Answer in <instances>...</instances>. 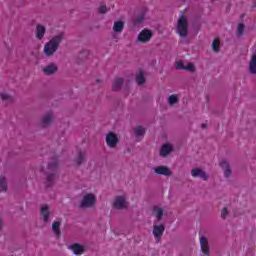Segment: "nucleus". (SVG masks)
<instances>
[{
  "mask_svg": "<svg viewBox=\"0 0 256 256\" xmlns=\"http://www.w3.org/2000/svg\"><path fill=\"white\" fill-rule=\"evenodd\" d=\"M61 41H63V34H57L52 37L45 45H44V54L46 57H52L57 53V49H59V45H61Z\"/></svg>",
  "mask_w": 256,
  "mask_h": 256,
  "instance_id": "1",
  "label": "nucleus"
},
{
  "mask_svg": "<svg viewBox=\"0 0 256 256\" xmlns=\"http://www.w3.org/2000/svg\"><path fill=\"white\" fill-rule=\"evenodd\" d=\"M176 33L179 37H187L189 35V20L185 14H180L176 24Z\"/></svg>",
  "mask_w": 256,
  "mask_h": 256,
  "instance_id": "2",
  "label": "nucleus"
},
{
  "mask_svg": "<svg viewBox=\"0 0 256 256\" xmlns=\"http://www.w3.org/2000/svg\"><path fill=\"white\" fill-rule=\"evenodd\" d=\"M95 203H97V195L95 193H86L82 198L81 207L89 209L95 207Z\"/></svg>",
  "mask_w": 256,
  "mask_h": 256,
  "instance_id": "3",
  "label": "nucleus"
},
{
  "mask_svg": "<svg viewBox=\"0 0 256 256\" xmlns=\"http://www.w3.org/2000/svg\"><path fill=\"white\" fill-rule=\"evenodd\" d=\"M112 207L118 210L127 209L129 207V202L127 201V195L116 196L112 202Z\"/></svg>",
  "mask_w": 256,
  "mask_h": 256,
  "instance_id": "4",
  "label": "nucleus"
},
{
  "mask_svg": "<svg viewBox=\"0 0 256 256\" xmlns=\"http://www.w3.org/2000/svg\"><path fill=\"white\" fill-rule=\"evenodd\" d=\"M106 145L110 147V149H115V147L119 145V136L114 132L106 134Z\"/></svg>",
  "mask_w": 256,
  "mask_h": 256,
  "instance_id": "5",
  "label": "nucleus"
},
{
  "mask_svg": "<svg viewBox=\"0 0 256 256\" xmlns=\"http://www.w3.org/2000/svg\"><path fill=\"white\" fill-rule=\"evenodd\" d=\"M152 233L156 241H161L163 233H165V224H157V222H154Z\"/></svg>",
  "mask_w": 256,
  "mask_h": 256,
  "instance_id": "6",
  "label": "nucleus"
},
{
  "mask_svg": "<svg viewBox=\"0 0 256 256\" xmlns=\"http://www.w3.org/2000/svg\"><path fill=\"white\" fill-rule=\"evenodd\" d=\"M151 37H153V31L149 29H143L137 37V41L139 43H149L151 41Z\"/></svg>",
  "mask_w": 256,
  "mask_h": 256,
  "instance_id": "7",
  "label": "nucleus"
},
{
  "mask_svg": "<svg viewBox=\"0 0 256 256\" xmlns=\"http://www.w3.org/2000/svg\"><path fill=\"white\" fill-rule=\"evenodd\" d=\"M200 250L203 255L209 256L211 253V247L209 246V240L205 236H200Z\"/></svg>",
  "mask_w": 256,
  "mask_h": 256,
  "instance_id": "8",
  "label": "nucleus"
},
{
  "mask_svg": "<svg viewBox=\"0 0 256 256\" xmlns=\"http://www.w3.org/2000/svg\"><path fill=\"white\" fill-rule=\"evenodd\" d=\"M153 171L156 175H163L164 177H171L173 175V171L167 166H155Z\"/></svg>",
  "mask_w": 256,
  "mask_h": 256,
  "instance_id": "9",
  "label": "nucleus"
},
{
  "mask_svg": "<svg viewBox=\"0 0 256 256\" xmlns=\"http://www.w3.org/2000/svg\"><path fill=\"white\" fill-rule=\"evenodd\" d=\"M40 217L44 223L49 222V218L51 217V212L49 211L48 205H42L40 208Z\"/></svg>",
  "mask_w": 256,
  "mask_h": 256,
  "instance_id": "10",
  "label": "nucleus"
},
{
  "mask_svg": "<svg viewBox=\"0 0 256 256\" xmlns=\"http://www.w3.org/2000/svg\"><path fill=\"white\" fill-rule=\"evenodd\" d=\"M58 69H59V68L57 67V64H55V63H50V64L44 66V67L42 68V71H43V73H44L45 75H55V73H57Z\"/></svg>",
  "mask_w": 256,
  "mask_h": 256,
  "instance_id": "11",
  "label": "nucleus"
},
{
  "mask_svg": "<svg viewBox=\"0 0 256 256\" xmlns=\"http://www.w3.org/2000/svg\"><path fill=\"white\" fill-rule=\"evenodd\" d=\"M191 175L192 177H199L203 181H207L208 179L207 173H205L204 170L201 168H193L191 170Z\"/></svg>",
  "mask_w": 256,
  "mask_h": 256,
  "instance_id": "12",
  "label": "nucleus"
},
{
  "mask_svg": "<svg viewBox=\"0 0 256 256\" xmlns=\"http://www.w3.org/2000/svg\"><path fill=\"white\" fill-rule=\"evenodd\" d=\"M68 249H70L74 255H83V253H85V246L77 243L70 245Z\"/></svg>",
  "mask_w": 256,
  "mask_h": 256,
  "instance_id": "13",
  "label": "nucleus"
},
{
  "mask_svg": "<svg viewBox=\"0 0 256 256\" xmlns=\"http://www.w3.org/2000/svg\"><path fill=\"white\" fill-rule=\"evenodd\" d=\"M172 151H173V145H171V143H165L160 148V155L161 157H167L168 155L171 154Z\"/></svg>",
  "mask_w": 256,
  "mask_h": 256,
  "instance_id": "14",
  "label": "nucleus"
},
{
  "mask_svg": "<svg viewBox=\"0 0 256 256\" xmlns=\"http://www.w3.org/2000/svg\"><path fill=\"white\" fill-rule=\"evenodd\" d=\"M45 33H47V28L42 24H37L35 33L36 39H39V41H41V39L45 37Z\"/></svg>",
  "mask_w": 256,
  "mask_h": 256,
  "instance_id": "15",
  "label": "nucleus"
},
{
  "mask_svg": "<svg viewBox=\"0 0 256 256\" xmlns=\"http://www.w3.org/2000/svg\"><path fill=\"white\" fill-rule=\"evenodd\" d=\"M164 209L161 206H154L152 209V215L153 217H155V219L157 221H161V219H163V213H164Z\"/></svg>",
  "mask_w": 256,
  "mask_h": 256,
  "instance_id": "16",
  "label": "nucleus"
},
{
  "mask_svg": "<svg viewBox=\"0 0 256 256\" xmlns=\"http://www.w3.org/2000/svg\"><path fill=\"white\" fill-rule=\"evenodd\" d=\"M52 121H55V115H53V113H47L43 116L41 125L42 127H47V125H51Z\"/></svg>",
  "mask_w": 256,
  "mask_h": 256,
  "instance_id": "17",
  "label": "nucleus"
},
{
  "mask_svg": "<svg viewBox=\"0 0 256 256\" xmlns=\"http://www.w3.org/2000/svg\"><path fill=\"white\" fill-rule=\"evenodd\" d=\"M220 167L223 169L225 177H231V167L229 166V161L221 160Z\"/></svg>",
  "mask_w": 256,
  "mask_h": 256,
  "instance_id": "18",
  "label": "nucleus"
},
{
  "mask_svg": "<svg viewBox=\"0 0 256 256\" xmlns=\"http://www.w3.org/2000/svg\"><path fill=\"white\" fill-rule=\"evenodd\" d=\"M124 27H125V22L118 20V21L114 22L113 32L114 33H122Z\"/></svg>",
  "mask_w": 256,
  "mask_h": 256,
  "instance_id": "19",
  "label": "nucleus"
},
{
  "mask_svg": "<svg viewBox=\"0 0 256 256\" xmlns=\"http://www.w3.org/2000/svg\"><path fill=\"white\" fill-rule=\"evenodd\" d=\"M136 139H141L145 135V128L143 126H136L133 128Z\"/></svg>",
  "mask_w": 256,
  "mask_h": 256,
  "instance_id": "20",
  "label": "nucleus"
},
{
  "mask_svg": "<svg viewBox=\"0 0 256 256\" xmlns=\"http://www.w3.org/2000/svg\"><path fill=\"white\" fill-rule=\"evenodd\" d=\"M249 71L250 73H253V74L256 73V52L252 54V57L250 59Z\"/></svg>",
  "mask_w": 256,
  "mask_h": 256,
  "instance_id": "21",
  "label": "nucleus"
},
{
  "mask_svg": "<svg viewBox=\"0 0 256 256\" xmlns=\"http://www.w3.org/2000/svg\"><path fill=\"white\" fill-rule=\"evenodd\" d=\"M167 103L170 105V107H173L174 105H177L179 103V95L178 94H172L167 98Z\"/></svg>",
  "mask_w": 256,
  "mask_h": 256,
  "instance_id": "22",
  "label": "nucleus"
},
{
  "mask_svg": "<svg viewBox=\"0 0 256 256\" xmlns=\"http://www.w3.org/2000/svg\"><path fill=\"white\" fill-rule=\"evenodd\" d=\"M61 219H57L52 223V231L55 233V235H61Z\"/></svg>",
  "mask_w": 256,
  "mask_h": 256,
  "instance_id": "23",
  "label": "nucleus"
},
{
  "mask_svg": "<svg viewBox=\"0 0 256 256\" xmlns=\"http://www.w3.org/2000/svg\"><path fill=\"white\" fill-rule=\"evenodd\" d=\"M5 191H7V179L0 177V193H5Z\"/></svg>",
  "mask_w": 256,
  "mask_h": 256,
  "instance_id": "24",
  "label": "nucleus"
},
{
  "mask_svg": "<svg viewBox=\"0 0 256 256\" xmlns=\"http://www.w3.org/2000/svg\"><path fill=\"white\" fill-rule=\"evenodd\" d=\"M122 85H123V79L118 78L113 81L112 87L114 91H117V89H120Z\"/></svg>",
  "mask_w": 256,
  "mask_h": 256,
  "instance_id": "25",
  "label": "nucleus"
},
{
  "mask_svg": "<svg viewBox=\"0 0 256 256\" xmlns=\"http://www.w3.org/2000/svg\"><path fill=\"white\" fill-rule=\"evenodd\" d=\"M219 47H221V41H219V39H215L212 43V51L217 53L219 51Z\"/></svg>",
  "mask_w": 256,
  "mask_h": 256,
  "instance_id": "26",
  "label": "nucleus"
},
{
  "mask_svg": "<svg viewBox=\"0 0 256 256\" xmlns=\"http://www.w3.org/2000/svg\"><path fill=\"white\" fill-rule=\"evenodd\" d=\"M245 32V24L240 23L237 26V30H236V34L238 35V37H240V35H243V33Z\"/></svg>",
  "mask_w": 256,
  "mask_h": 256,
  "instance_id": "27",
  "label": "nucleus"
},
{
  "mask_svg": "<svg viewBox=\"0 0 256 256\" xmlns=\"http://www.w3.org/2000/svg\"><path fill=\"white\" fill-rule=\"evenodd\" d=\"M136 81H137L138 85H143V83H145V76L143 75V73L141 71L136 76Z\"/></svg>",
  "mask_w": 256,
  "mask_h": 256,
  "instance_id": "28",
  "label": "nucleus"
},
{
  "mask_svg": "<svg viewBox=\"0 0 256 256\" xmlns=\"http://www.w3.org/2000/svg\"><path fill=\"white\" fill-rule=\"evenodd\" d=\"M184 71H190L191 73L195 72V64L191 62L187 63Z\"/></svg>",
  "mask_w": 256,
  "mask_h": 256,
  "instance_id": "29",
  "label": "nucleus"
},
{
  "mask_svg": "<svg viewBox=\"0 0 256 256\" xmlns=\"http://www.w3.org/2000/svg\"><path fill=\"white\" fill-rule=\"evenodd\" d=\"M0 97L2 101H9L11 99V96L7 92H1Z\"/></svg>",
  "mask_w": 256,
  "mask_h": 256,
  "instance_id": "30",
  "label": "nucleus"
},
{
  "mask_svg": "<svg viewBox=\"0 0 256 256\" xmlns=\"http://www.w3.org/2000/svg\"><path fill=\"white\" fill-rule=\"evenodd\" d=\"M185 67H186V64H184V63L181 62V61H178V62L175 63V68H176V69H182V70L185 71Z\"/></svg>",
  "mask_w": 256,
  "mask_h": 256,
  "instance_id": "31",
  "label": "nucleus"
},
{
  "mask_svg": "<svg viewBox=\"0 0 256 256\" xmlns=\"http://www.w3.org/2000/svg\"><path fill=\"white\" fill-rule=\"evenodd\" d=\"M227 215H229V210L227 209V207H224L221 211L222 219H227Z\"/></svg>",
  "mask_w": 256,
  "mask_h": 256,
  "instance_id": "32",
  "label": "nucleus"
},
{
  "mask_svg": "<svg viewBox=\"0 0 256 256\" xmlns=\"http://www.w3.org/2000/svg\"><path fill=\"white\" fill-rule=\"evenodd\" d=\"M76 161L78 165H81V163L85 161V156L83 154H80Z\"/></svg>",
  "mask_w": 256,
  "mask_h": 256,
  "instance_id": "33",
  "label": "nucleus"
},
{
  "mask_svg": "<svg viewBox=\"0 0 256 256\" xmlns=\"http://www.w3.org/2000/svg\"><path fill=\"white\" fill-rule=\"evenodd\" d=\"M99 11L100 13H107V6L105 5L100 6Z\"/></svg>",
  "mask_w": 256,
  "mask_h": 256,
  "instance_id": "34",
  "label": "nucleus"
},
{
  "mask_svg": "<svg viewBox=\"0 0 256 256\" xmlns=\"http://www.w3.org/2000/svg\"><path fill=\"white\" fill-rule=\"evenodd\" d=\"M202 127L205 129L207 127V124H203Z\"/></svg>",
  "mask_w": 256,
  "mask_h": 256,
  "instance_id": "35",
  "label": "nucleus"
}]
</instances>
